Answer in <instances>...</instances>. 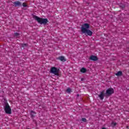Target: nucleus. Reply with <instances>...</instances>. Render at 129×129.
<instances>
[{"instance_id": "f257e3e1", "label": "nucleus", "mask_w": 129, "mask_h": 129, "mask_svg": "<svg viewBox=\"0 0 129 129\" xmlns=\"http://www.w3.org/2000/svg\"><path fill=\"white\" fill-rule=\"evenodd\" d=\"M105 91L103 90L102 91L100 92V94L98 95V97H99L100 100H103L104 99V96L105 97H108L113 94L114 93V90L112 88H109L106 90L105 94H104Z\"/></svg>"}, {"instance_id": "f03ea898", "label": "nucleus", "mask_w": 129, "mask_h": 129, "mask_svg": "<svg viewBox=\"0 0 129 129\" xmlns=\"http://www.w3.org/2000/svg\"><path fill=\"white\" fill-rule=\"evenodd\" d=\"M33 19H34L35 21H37V23L40 25H47L48 23V19L46 18L44 19L40 18L37 16H34Z\"/></svg>"}, {"instance_id": "7ed1b4c3", "label": "nucleus", "mask_w": 129, "mask_h": 129, "mask_svg": "<svg viewBox=\"0 0 129 129\" xmlns=\"http://www.w3.org/2000/svg\"><path fill=\"white\" fill-rule=\"evenodd\" d=\"M59 70L56 68V67H52L50 69V73H51V74H54V75H56V76H59Z\"/></svg>"}, {"instance_id": "20e7f679", "label": "nucleus", "mask_w": 129, "mask_h": 129, "mask_svg": "<svg viewBox=\"0 0 129 129\" xmlns=\"http://www.w3.org/2000/svg\"><path fill=\"white\" fill-rule=\"evenodd\" d=\"M5 111L6 113H7L8 114H11V113H12V109H11V107H10V105H9V103L6 104Z\"/></svg>"}, {"instance_id": "39448f33", "label": "nucleus", "mask_w": 129, "mask_h": 129, "mask_svg": "<svg viewBox=\"0 0 129 129\" xmlns=\"http://www.w3.org/2000/svg\"><path fill=\"white\" fill-rule=\"evenodd\" d=\"M82 33L83 34H85V35H86V34L88 35V36H92V34H93V32L91 31L90 30H86L85 29L83 28V31H82Z\"/></svg>"}, {"instance_id": "423d86ee", "label": "nucleus", "mask_w": 129, "mask_h": 129, "mask_svg": "<svg viewBox=\"0 0 129 129\" xmlns=\"http://www.w3.org/2000/svg\"><path fill=\"white\" fill-rule=\"evenodd\" d=\"M89 28H90V25L88 23H85L81 27V32H83V29L88 30Z\"/></svg>"}, {"instance_id": "0eeeda50", "label": "nucleus", "mask_w": 129, "mask_h": 129, "mask_svg": "<svg viewBox=\"0 0 129 129\" xmlns=\"http://www.w3.org/2000/svg\"><path fill=\"white\" fill-rule=\"evenodd\" d=\"M13 4L15 8H17V7H21L22 6V3L21 2L18 1L13 2Z\"/></svg>"}, {"instance_id": "6e6552de", "label": "nucleus", "mask_w": 129, "mask_h": 129, "mask_svg": "<svg viewBox=\"0 0 129 129\" xmlns=\"http://www.w3.org/2000/svg\"><path fill=\"white\" fill-rule=\"evenodd\" d=\"M89 59L92 60V61H97V60H98V58L97 56L92 55L90 56Z\"/></svg>"}, {"instance_id": "1a4fd4ad", "label": "nucleus", "mask_w": 129, "mask_h": 129, "mask_svg": "<svg viewBox=\"0 0 129 129\" xmlns=\"http://www.w3.org/2000/svg\"><path fill=\"white\" fill-rule=\"evenodd\" d=\"M56 59L57 60H59V61H61V62H66V58H65V56H60Z\"/></svg>"}, {"instance_id": "9d476101", "label": "nucleus", "mask_w": 129, "mask_h": 129, "mask_svg": "<svg viewBox=\"0 0 129 129\" xmlns=\"http://www.w3.org/2000/svg\"><path fill=\"white\" fill-rule=\"evenodd\" d=\"M36 114H37V113H36L35 111L31 110L30 111V115L32 118H33L36 116Z\"/></svg>"}, {"instance_id": "9b49d317", "label": "nucleus", "mask_w": 129, "mask_h": 129, "mask_svg": "<svg viewBox=\"0 0 129 129\" xmlns=\"http://www.w3.org/2000/svg\"><path fill=\"white\" fill-rule=\"evenodd\" d=\"M115 75L117 77L121 76V75H122V72L119 71L115 74Z\"/></svg>"}, {"instance_id": "f8f14e48", "label": "nucleus", "mask_w": 129, "mask_h": 129, "mask_svg": "<svg viewBox=\"0 0 129 129\" xmlns=\"http://www.w3.org/2000/svg\"><path fill=\"white\" fill-rule=\"evenodd\" d=\"M81 72L82 73H86V71H87V70H86V69L84 68H82L81 70H80Z\"/></svg>"}, {"instance_id": "ddd939ff", "label": "nucleus", "mask_w": 129, "mask_h": 129, "mask_svg": "<svg viewBox=\"0 0 129 129\" xmlns=\"http://www.w3.org/2000/svg\"><path fill=\"white\" fill-rule=\"evenodd\" d=\"M28 46V44L27 43H22L21 44V47L22 48H25V47H27Z\"/></svg>"}, {"instance_id": "4468645a", "label": "nucleus", "mask_w": 129, "mask_h": 129, "mask_svg": "<svg viewBox=\"0 0 129 129\" xmlns=\"http://www.w3.org/2000/svg\"><path fill=\"white\" fill-rule=\"evenodd\" d=\"M112 126H115V125H116V124H117V123L115 122H112L111 123Z\"/></svg>"}, {"instance_id": "2eb2a0df", "label": "nucleus", "mask_w": 129, "mask_h": 129, "mask_svg": "<svg viewBox=\"0 0 129 129\" xmlns=\"http://www.w3.org/2000/svg\"><path fill=\"white\" fill-rule=\"evenodd\" d=\"M22 6H23V7H24V8H27V7H28V5H27V3H23L22 4Z\"/></svg>"}, {"instance_id": "dca6fc26", "label": "nucleus", "mask_w": 129, "mask_h": 129, "mask_svg": "<svg viewBox=\"0 0 129 129\" xmlns=\"http://www.w3.org/2000/svg\"><path fill=\"white\" fill-rule=\"evenodd\" d=\"M67 92L68 93H71V89H70V88H68L67 90H66Z\"/></svg>"}, {"instance_id": "f3484780", "label": "nucleus", "mask_w": 129, "mask_h": 129, "mask_svg": "<svg viewBox=\"0 0 129 129\" xmlns=\"http://www.w3.org/2000/svg\"><path fill=\"white\" fill-rule=\"evenodd\" d=\"M14 36L15 37H18V36H20V33H19L18 32H15V33H14Z\"/></svg>"}, {"instance_id": "a211bd4d", "label": "nucleus", "mask_w": 129, "mask_h": 129, "mask_svg": "<svg viewBox=\"0 0 129 129\" xmlns=\"http://www.w3.org/2000/svg\"><path fill=\"white\" fill-rule=\"evenodd\" d=\"M82 121H83L84 122H86L87 121V119H86V118H82Z\"/></svg>"}, {"instance_id": "6ab92c4d", "label": "nucleus", "mask_w": 129, "mask_h": 129, "mask_svg": "<svg viewBox=\"0 0 129 129\" xmlns=\"http://www.w3.org/2000/svg\"><path fill=\"white\" fill-rule=\"evenodd\" d=\"M120 8L121 9H124V8H125V6L124 5H120Z\"/></svg>"}, {"instance_id": "aec40b11", "label": "nucleus", "mask_w": 129, "mask_h": 129, "mask_svg": "<svg viewBox=\"0 0 129 129\" xmlns=\"http://www.w3.org/2000/svg\"><path fill=\"white\" fill-rule=\"evenodd\" d=\"M102 129H106L105 127H102Z\"/></svg>"}, {"instance_id": "412c9836", "label": "nucleus", "mask_w": 129, "mask_h": 129, "mask_svg": "<svg viewBox=\"0 0 129 129\" xmlns=\"http://www.w3.org/2000/svg\"><path fill=\"white\" fill-rule=\"evenodd\" d=\"M81 81H83V79H81Z\"/></svg>"}, {"instance_id": "4be33fe9", "label": "nucleus", "mask_w": 129, "mask_h": 129, "mask_svg": "<svg viewBox=\"0 0 129 129\" xmlns=\"http://www.w3.org/2000/svg\"><path fill=\"white\" fill-rule=\"evenodd\" d=\"M126 128H128V126H126Z\"/></svg>"}]
</instances>
